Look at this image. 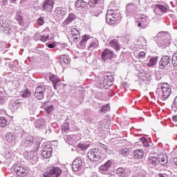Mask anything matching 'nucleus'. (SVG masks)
Returning <instances> with one entry per match:
<instances>
[{
  "mask_svg": "<svg viewBox=\"0 0 177 177\" xmlns=\"http://www.w3.org/2000/svg\"><path fill=\"white\" fill-rule=\"evenodd\" d=\"M157 92H159V97L162 100H167L171 96L172 89L167 83H160L158 85Z\"/></svg>",
  "mask_w": 177,
  "mask_h": 177,
  "instance_id": "1",
  "label": "nucleus"
},
{
  "mask_svg": "<svg viewBox=\"0 0 177 177\" xmlns=\"http://www.w3.org/2000/svg\"><path fill=\"white\" fill-rule=\"evenodd\" d=\"M87 157L91 161H99L103 160L102 157V153L97 149H93L90 150L87 153Z\"/></svg>",
  "mask_w": 177,
  "mask_h": 177,
  "instance_id": "2",
  "label": "nucleus"
},
{
  "mask_svg": "<svg viewBox=\"0 0 177 177\" xmlns=\"http://www.w3.org/2000/svg\"><path fill=\"white\" fill-rule=\"evenodd\" d=\"M171 62H172L171 57L168 55L163 56L159 62V68L160 70H165L166 67L171 66Z\"/></svg>",
  "mask_w": 177,
  "mask_h": 177,
  "instance_id": "3",
  "label": "nucleus"
},
{
  "mask_svg": "<svg viewBox=\"0 0 177 177\" xmlns=\"http://www.w3.org/2000/svg\"><path fill=\"white\" fill-rule=\"evenodd\" d=\"M45 93V86L44 84H40L36 87L35 96L36 99L39 100H42Z\"/></svg>",
  "mask_w": 177,
  "mask_h": 177,
  "instance_id": "4",
  "label": "nucleus"
},
{
  "mask_svg": "<svg viewBox=\"0 0 177 177\" xmlns=\"http://www.w3.org/2000/svg\"><path fill=\"white\" fill-rule=\"evenodd\" d=\"M14 171L15 172H16L18 176L21 177H24L28 174V171H27V169L24 168V167L21 166L20 165H15L14 166Z\"/></svg>",
  "mask_w": 177,
  "mask_h": 177,
  "instance_id": "5",
  "label": "nucleus"
},
{
  "mask_svg": "<svg viewBox=\"0 0 177 177\" xmlns=\"http://www.w3.org/2000/svg\"><path fill=\"white\" fill-rule=\"evenodd\" d=\"M55 6V0H46L44 1L42 8L44 12H52Z\"/></svg>",
  "mask_w": 177,
  "mask_h": 177,
  "instance_id": "6",
  "label": "nucleus"
},
{
  "mask_svg": "<svg viewBox=\"0 0 177 177\" xmlns=\"http://www.w3.org/2000/svg\"><path fill=\"white\" fill-rule=\"evenodd\" d=\"M106 20L109 24H114L117 21V15L113 11L108 10L106 15Z\"/></svg>",
  "mask_w": 177,
  "mask_h": 177,
  "instance_id": "7",
  "label": "nucleus"
},
{
  "mask_svg": "<svg viewBox=\"0 0 177 177\" xmlns=\"http://www.w3.org/2000/svg\"><path fill=\"white\" fill-rule=\"evenodd\" d=\"M112 164H113V162H111V160H109L104 165H101L99 167V171L101 174H108L109 173V170L111 167V165Z\"/></svg>",
  "mask_w": 177,
  "mask_h": 177,
  "instance_id": "8",
  "label": "nucleus"
},
{
  "mask_svg": "<svg viewBox=\"0 0 177 177\" xmlns=\"http://www.w3.org/2000/svg\"><path fill=\"white\" fill-rule=\"evenodd\" d=\"M137 27H139L140 30L145 29L149 26V19L147 17H142L139 21L136 22Z\"/></svg>",
  "mask_w": 177,
  "mask_h": 177,
  "instance_id": "9",
  "label": "nucleus"
},
{
  "mask_svg": "<svg viewBox=\"0 0 177 177\" xmlns=\"http://www.w3.org/2000/svg\"><path fill=\"white\" fill-rule=\"evenodd\" d=\"M114 57V51L106 48L102 53V59L103 60L111 59Z\"/></svg>",
  "mask_w": 177,
  "mask_h": 177,
  "instance_id": "10",
  "label": "nucleus"
},
{
  "mask_svg": "<svg viewBox=\"0 0 177 177\" xmlns=\"http://www.w3.org/2000/svg\"><path fill=\"white\" fill-rule=\"evenodd\" d=\"M50 156H52V147H50V145H46L41 152V157L49 158Z\"/></svg>",
  "mask_w": 177,
  "mask_h": 177,
  "instance_id": "11",
  "label": "nucleus"
},
{
  "mask_svg": "<svg viewBox=\"0 0 177 177\" xmlns=\"http://www.w3.org/2000/svg\"><path fill=\"white\" fill-rule=\"evenodd\" d=\"M158 56L151 57L149 55L147 57L145 61L147 62V67H154L157 64V62H158Z\"/></svg>",
  "mask_w": 177,
  "mask_h": 177,
  "instance_id": "12",
  "label": "nucleus"
},
{
  "mask_svg": "<svg viewBox=\"0 0 177 177\" xmlns=\"http://www.w3.org/2000/svg\"><path fill=\"white\" fill-rule=\"evenodd\" d=\"M72 168L75 172H78L82 168V160L81 158L75 159L72 164Z\"/></svg>",
  "mask_w": 177,
  "mask_h": 177,
  "instance_id": "13",
  "label": "nucleus"
},
{
  "mask_svg": "<svg viewBox=\"0 0 177 177\" xmlns=\"http://www.w3.org/2000/svg\"><path fill=\"white\" fill-rule=\"evenodd\" d=\"M116 174L118 177H129V175H131V171H129L128 169L120 167L116 170Z\"/></svg>",
  "mask_w": 177,
  "mask_h": 177,
  "instance_id": "14",
  "label": "nucleus"
},
{
  "mask_svg": "<svg viewBox=\"0 0 177 177\" xmlns=\"http://www.w3.org/2000/svg\"><path fill=\"white\" fill-rule=\"evenodd\" d=\"M62 174V169L59 167H53L48 174L46 177H59Z\"/></svg>",
  "mask_w": 177,
  "mask_h": 177,
  "instance_id": "15",
  "label": "nucleus"
},
{
  "mask_svg": "<svg viewBox=\"0 0 177 177\" xmlns=\"http://www.w3.org/2000/svg\"><path fill=\"white\" fill-rule=\"evenodd\" d=\"M77 19V16L74 13H70L66 20L62 23V26L66 28L68 24L73 23L74 19Z\"/></svg>",
  "mask_w": 177,
  "mask_h": 177,
  "instance_id": "16",
  "label": "nucleus"
},
{
  "mask_svg": "<svg viewBox=\"0 0 177 177\" xmlns=\"http://www.w3.org/2000/svg\"><path fill=\"white\" fill-rule=\"evenodd\" d=\"M92 39L93 37H91L88 35H84V36H82V40L79 43L81 49H84V48L86 46V42H88V41H92Z\"/></svg>",
  "mask_w": 177,
  "mask_h": 177,
  "instance_id": "17",
  "label": "nucleus"
},
{
  "mask_svg": "<svg viewBox=\"0 0 177 177\" xmlns=\"http://www.w3.org/2000/svg\"><path fill=\"white\" fill-rule=\"evenodd\" d=\"M71 32L75 42H78L81 38L80 31L77 28H73L71 30Z\"/></svg>",
  "mask_w": 177,
  "mask_h": 177,
  "instance_id": "18",
  "label": "nucleus"
},
{
  "mask_svg": "<svg viewBox=\"0 0 177 177\" xmlns=\"http://www.w3.org/2000/svg\"><path fill=\"white\" fill-rule=\"evenodd\" d=\"M76 9H86L88 7V1L84 0H77L75 3Z\"/></svg>",
  "mask_w": 177,
  "mask_h": 177,
  "instance_id": "19",
  "label": "nucleus"
},
{
  "mask_svg": "<svg viewBox=\"0 0 177 177\" xmlns=\"http://www.w3.org/2000/svg\"><path fill=\"white\" fill-rule=\"evenodd\" d=\"M110 46L115 49V50H120L121 49V46L120 45V41H118L117 39H113L109 42Z\"/></svg>",
  "mask_w": 177,
  "mask_h": 177,
  "instance_id": "20",
  "label": "nucleus"
},
{
  "mask_svg": "<svg viewBox=\"0 0 177 177\" xmlns=\"http://www.w3.org/2000/svg\"><path fill=\"white\" fill-rule=\"evenodd\" d=\"M158 158L159 162H160L163 167H168V157L167 155H160Z\"/></svg>",
  "mask_w": 177,
  "mask_h": 177,
  "instance_id": "21",
  "label": "nucleus"
},
{
  "mask_svg": "<svg viewBox=\"0 0 177 177\" xmlns=\"http://www.w3.org/2000/svg\"><path fill=\"white\" fill-rule=\"evenodd\" d=\"M6 139L7 142L10 143H13L16 140V135L15 133L8 132L6 135Z\"/></svg>",
  "mask_w": 177,
  "mask_h": 177,
  "instance_id": "22",
  "label": "nucleus"
},
{
  "mask_svg": "<svg viewBox=\"0 0 177 177\" xmlns=\"http://www.w3.org/2000/svg\"><path fill=\"white\" fill-rule=\"evenodd\" d=\"M49 80H50V81H52V82L53 84V88L55 89H56V88L57 86V84H59V82H60V79H59V77H57V76H56V75H51L49 77Z\"/></svg>",
  "mask_w": 177,
  "mask_h": 177,
  "instance_id": "23",
  "label": "nucleus"
},
{
  "mask_svg": "<svg viewBox=\"0 0 177 177\" xmlns=\"http://www.w3.org/2000/svg\"><path fill=\"white\" fill-rule=\"evenodd\" d=\"M34 138L32 137H27L23 142H22V146L24 147H27L30 146V145H32L34 143Z\"/></svg>",
  "mask_w": 177,
  "mask_h": 177,
  "instance_id": "24",
  "label": "nucleus"
},
{
  "mask_svg": "<svg viewBox=\"0 0 177 177\" xmlns=\"http://www.w3.org/2000/svg\"><path fill=\"white\" fill-rule=\"evenodd\" d=\"M114 81V78H113V76H109L107 75L103 82L104 86H111V83Z\"/></svg>",
  "mask_w": 177,
  "mask_h": 177,
  "instance_id": "25",
  "label": "nucleus"
},
{
  "mask_svg": "<svg viewBox=\"0 0 177 177\" xmlns=\"http://www.w3.org/2000/svg\"><path fill=\"white\" fill-rule=\"evenodd\" d=\"M35 128H44L45 127V120L40 118L35 122Z\"/></svg>",
  "mask_w": 177,
  "mask_h": 177,
  "instance_id": "26",
  "label": "nucleus"
},
{
  "mask_svg": "<svg viewBox=\"0 0 177 177\" xmlns=\"http://www.w3.org/2000/svg\"><path fill=\"white\" fill-rule=\"evenodd\" d=\"M145 156V152L142 149H137L134 151V157L138 160H142Z\"/></svg>",
  "mask_w": 177,
  "mask_h": 177,
  "instance_id": "27",
  "label": "nucleus"
},
{
  "mask_svg": "<svg viewBox=\"0 0 177 177\" xmlns=\"http://www.w3.org/2000/svg\"><path fill=\"white\" fill-rule=\"evenodd\" d=\"M55 13L59 17H63V16H66V14L67 13V10H66L65 8H57L55 10Z\"/></svg>",
  "mask_w": 177,
  "mask_h": 177,
  "instance_id": "28",
  "label": "nucleus"
},
{
  "mask_svg": "<svg viewBox=\"0 0 177 177\" xmlns=\"http://www.w3.org/2000/svg\"><path fill=\"white\" fill-rule=\"evenodd\" d=\"M99 46V41L96 39H92L91 40L90 46H88V49L90 50H92V49H95V48H97Z\"/></svg>",
  "mask_w": 177,
  "mask_h": 177,
  "instance_id": "29",
  "label": "nucleus"
},
{
  "mask_svg": "<svg viewBox=\"0 0 177 177\" xmlns=\"http://www.w3.org/2000/svg\"><path fill=\"white\" fill-rule=\"evenodd\" d=\"M60 63L62 66H66V64H68V56L66 55H63L60 57Z\"/></svg>",
  "mask_w": 177,
  "mask_h": 177,
  "instance_id": "30",
  "label": "nucleus"
},
{
  "mask_svg": "<svg viewBox=\"0 0 177 177\" xmlns=\"http://www.w3.org/2000/svg\"><path fill=\"white\" fill-rule=\"evenodd\" d=\"M155 10H160V12H162V13H166L167 9L165 6L156 4L155 6Z\"/></svg>",
  "mask_w": 177,
  "mask_h": 177,
  "instance_id": "31",
  "label": "nucleus"
},
{
  "mask_svg": "<svg viewBox=\"0 0 177 177\" xmlns=\"http://www.w3.org/2000/svg\"><path fill=\"white\" fill-rule=\"evenodd\" d=\"M149 162L153 165H157L160 162V160H158V158L156 156H151L149 158Z\"/></svg>",
  "mask_w": 177,
  "mask_h": 177,
  "instance_id": "32",
  "label": "nucleus"
},
{
  "mask_svg": "<svg viewBox=\"0 0 177 177\" xmlns=\"http://www.w3.org/2000/svg\"><path fill=\"white\" fill-rule=\"evenodd\" d=\"M20 96L21 97H30L31 96V93H30V91L28 89L24 90L19 93Z\"/></svg>",
  "mask_w": 177,
  "mask_h": 177,
  "instance_id": "33",
  "label": "nucleus"
},
{
  "mask_svg": "<svg viewBox=\"0 0 177 177\" xmlns=\"http://www.w3.org/2000/svg\"><path fill=\"white\" fill-rule=\"evenodd\" d=\"M8 125V120H6V118L5 117H0V127L2 128H5Z\"/></svg>",
  "mask_w": 177,
  "mask_h": 177,
  "instance_id": "34",
  "label": "nucleus"
},
{
  "mask_svg": "<svg viewBox=\"0 0 177 177\" xmlns=\"http://www.w3.org/2000/svg\"><path fill=\"white\" fill-rule=\"evenodd\" d=\"M61 129L62 132H68L70 131V125L68 122H65L61 126Z\"/></svg>",
  "mask_w": 177,
  "mask_h": 177,
  "instance_id": "35",
  "label": "nucleus"
},
{
  "mask_svg": "<svg viewBox=\"0 0 177 177\" xmlns=\"http://www.w3.org/2000/svg\"><path fill=\"white\" fill-rule=\"evenodd\" d=\"M158 45L162 48H165L169 45V41H168V40L162 39L158 43Z\"/></svg>",
  "mask_w": 177,
  "mask_h": 177,
  "instance_id": "36",
  "label": "nucleus"
},
{
  "mask_svg": "<svg viewBox=\"0 0 177 177\" xmlns=\"http://www.w3.org/2000/svg\"><path fill=\"white\" fill-rule=\"evenodd\" d=\"M88 3L90 6H93V5H100V3H102V0H90Z\"/></svg>",
  "mask_w": 177,
  "mask_h": 177,
  "instance_id": "37",
  "label": "nucleus"
},
{
  "mask_svg": "<svg viewBox=\"0 0 177 177\" xmlns=\"http://www.w3.org/2000/svg\"><path fill=\"white\" fill-rule=\"evenodd\" d=\"M171 63L174 67H177V53L173 55Z\"/></svg>",
  "mask_w": 177,
  "mask_h": 177,
  "instance_id": "38",
  "label": "nucleus"
},
{
  "mask_svg": "<svg viewBox=\"0 0 177 177\" xmlns=\"http://www.w3.org/2000/svg\"><path fill=\"white\" fill-rule=\"evenodd\" d=\"M44 110L47 114H50L52 111H53V106L51 104V105L45 106Z\"/></svg>",
  "mask_w": 177,
  "mask_h": 177,
  "instance_id": "39",
  "label": "nucleus"
},
{
  "mask_svg": "<svg viewBox=\"0 0 177 177\" xmlns=\"http://www.w3.org/2000/svg\"><path fill=\"white\" fill-rule=\"evenodd\" d=\"M24 156L27 160H33L34 153L32 152H25Z\"/></svg>",
  "mask_w": 177,
  "mask_h": 177,
  "instance_id": "40",
  "label": "nucleus"
},
{
  "mask_svg": "<svg viewBox=\"0 0 177 177\" xmlns=\"http://www.w3.org/2000/svg\"><path fill=\"white\" fill-rule=\"evenodd\" d=\"M140 141L145 147H149V141H147V138L142 137L140 138Z\"/></svg>",
  "mask_w": 177,
  "mask_h": 177,
  "instance_id": "41",
  "label": "nucleus"
},
{
  "mask_svg": "<svg viewBox=\"0 0 177 177\" xmlns=\"http://www.w3.org/2000/svg\"><path fill=\"white\" fill-rule=\"evenodd\" d=\"M109 110H110V106L106 104L102 106L100 111L101 113H106V111H109Z\"/></svg>",
  "mask_w": 177,
  "mask_h": 177,
  "instance_id": "42",
  "label": "nucleus"
},
{
  "mask_svg": "<svg viewBox=\"0 0 177 177\" xmlns=\"http://www.w3.org/2000/svg\"><path fill=\"white\" fill-rule=\"evenodd\" d=\"M135 9V6L133 4H129L126 7L127 12H132Z\"/></svg>",
  "mask_w": 177,
  "mask_h": 177,
  "instance_id": "43",
  "label": "nucleus"
},
{
  "mask_svg": "<svg viewBox=\"0 0 177 177\" xmlns=\"http://www.w3.org/2000/svg\"><path fill=\"white\" fill-rule=\"evenodd\" d=\"M1 26L3 28H9V27H10V24H9V21L4 20L3 21V24Z\"/></svg>",
  "mask_w": 177,
  "mask_h": 177,
  "instance_id": "44",
  "label": "nucleus"
},
{
  "mask_svg": "<svg viewBox=\"0 0 177 177\" xmlns=\"http://www.w3.org/2000/svg\"><path fill=\"white\" fill-rule=\"evenodd\" d=\"M15 19L17 21H19V24H23V17L21 15H20V14L17 15Z\"/></svg>",
  "mask_w": 177,
  "mask_h": 177,
  "instance_id": "45",
  "label": "nucleus"
},
{
  "mask_svg": "<svg viewBox=\"0 0 177 177\" xmlns=\"http://www.w3.org/2000/svg\"><path fill=\"white\" fill-rule=\"evenodd\" d=\"M40 41L43 42H46V41H49V35H41L40 36Z\"/></svg>",
  "mask_w": 177,
  "mask_h": 177,
  "instance_id": "46",
  "label": "nucleus"
},
{
  "mask_svg": "<svg viewBox=\"0 0 177 177\" xmlns=\"http://www.w3.org/2000/svg\"><path fill=\"white\" fill-rule=\"evenodd\" d=\"M77 147H79V149H81V150H83V151L86 150V149H88V146L82 143L79 144Z\"/></svg>",
  "mask_w": 177,
  "mask_h": 177,
  "instance_id": "47",
  "label": "nucleus"
},
{
  "mask_svg": "<svg viewBox=\"0 0 177 177\" xmlns=\"http://www.w3.org/2000/svg\"><path fill=\"white\" fill-rule=\"evenodd\" d=\"M121 154H122L124 157H126V156H128V154H129V149H122V150L121 151Z\"/></svg>",
  "mask_w": 177,
  "mask_h": 177,
  "instance_id": "48",
  "label": "nucleus"
},
{
  "mask_svg": "<svg viewBox=\"0 0 177 177\" xmlns=\"http://www.w3.org/2000/svg\"><path fill=\"white\" fill-rule=\"evenodd\" d=\"M138 57H139V59H145L146 53H145V51L140 52L138 54Z\"/></svg>",
  "mask_w": 177,
  "mask_h": 177,
  "instance_id": "49",
  "label": "nucleus"
},
{
  "mask_svg": "<svg viewBox=\"0 0 177 177\" xmlns=\"http://www.w3.org/2000/svg\"><path fill=\"white\" fill-rule=\"evenodd\" d=\"M37 24L39 26H44V17H41L37 19Z\"/></svg>",
  "mask_w": 177,
  "mask_h": 177,
  "instance_id": "50",
  "label": "nucleus"
},
{
  "mask_svg": "<svg viewBox=\"0 0 177 177\" xmlns=\"http://www.w3.org/2000/svg\"><path fill=\"white\" fill-rule=\"evenodd\" d=\"M172 107L173 108L175 107V109H176L177 110V95L174 99V104H173Z\"/></svg>",
  "mask_w": 177,
  "mask_h": 177,
  "instance_id": "51",
  "label": "nucleus"
},
{
  "mask_svg": "<svg viewBox=\"0 0 177 177\" xmlns=\"http://www.w3.org/2000/svg\"><path fill=\"white\" fill-rule=\"evenodd\" d=\"M171 120L174 122H177V115H174L171 117Z\"/></svg>",
  "mask_w": 177,
  "mask_h": 177,
  "instance_id": "52",
  "label": "nucleus"
},
{
  "mask_svg": "<svg viewBox=\"0 0 177 177\" xmlns=\"http://www.w3.org/2000/svg\"><path fill=\"white\" fill-rule=\"evenodd\" d=\"M48 46L50 48V49H53V48H55V46L52 44H48Z\"/></svg>",
  "mask_w": 177,
  "mask_h": 177,
  "instance_id": "53",
  "label": "nucleus"
},
{
  "mask_svg": "<svg viewBox=\"0 0 177 177\" xmlns=\"http://www.w3.org/2000/svg\"><path fill=\"white\" fill-rule=\"evenodd\" d=\"M162 34H164V32H159L158 34V37H161V35H162Z\"/></svg>",
  "mask_w": 177,
  "mask_h": 177,
  "instance_id": "54",
  "label": "nucleus"
},
{
  "mask_svg": "<svg viewBox=\"0 0 177 177\" xmlns=\"http://www.w3.org/2000/svg\"><path fill=\"white\" fill-rule=\"evenodd\" d=\"M17 0H11L12 3H15Z\"/></svg>",
  "mask_w": 177,
  "mask_h": 177,
  "instance_id": "55",
  "label": "nucleus"
},
{
  "mask_svg": "<svg viewBox=\"0 0 177 177\" xmlns=\"http://www.w3.org/2000/svg\"><path fill=\"white\" fill-rule=\"evenodd\" d=\"M141 39H142V41H143L144 42H146V39H145V38H142Z\"/></svg>",
  "mask_w": 177,
  "mask_h": 177,
  "instance_id": "56",
  "label": "nucleus"
},
{
  "mask_svg": "<svg viewBox=\"0 0 177 177\" xmlns=\"http://www.w3.org/2000/svg\"><path fill=\"white\" fill-rule=\"evenodd\" d=\"M104 149H105V150H106V147H104Z\"/></svg>",
  "mask_w": 177,
  "mask_h": 177,
  "instance_id": "57",
  "label": "nucleus"
}]
</instances>
